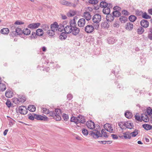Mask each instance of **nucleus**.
Returning a JSON list of instances; mask_svg holds the SVG:
<instances>
[{"label":"nucleus","instance_id":"a19ab883","mask_svg":"<svg viewBox=\"0 0 152 152\" xmlns=\"http://www.w3.org/2000/svg\"><path fill=\"white\" fill-rule=\"evenodd\" d=\"M142 17L143 18L146 19H150L151 18V16L148 15L145 12L143 13Z\"/></svg>","mask_w":152,"mask_h":152},{"label":"nucleus","instance_id":"338daca9","mask_svg":"<svg viewBox=\"0 0 152 152\" xmlns=\"http://www.w3.org/2000/svg\"><path fill=\"white\" fill-rule=\"evenodd\" d=\"M61 3L63 5H66V1L64 0H61Z\"/></svg>","mask_w":152,"mask_h":152},{"label":"nucleus","instance_id":"6e6552de","mask_svg":"<svg viewBox=\"0 0 152 152\" xmlns=\"http://www.w3.org/2000/svg\"><path fill=\"white\" fill-rule=\"evenodd\" d=\"M94 27L91 25H88L85 28V31L88 33H92L94 30Z\"/></svg>","mask_w":152,"mask_h":152},{"label":"nucleus","instance_id":"2eb2a0df","mask_svg":"<svg viewBox=\"0 0 152 152\" xmlns=\"http://www.w3.org/2000/svg\"><path fill=\"white\" fill-rule=\"evenodd\" d=\"M141 26L144 28H147L149 25V22L146 20H142L140 22Z\"/></svg>","mask_w":152,"mask_h":152},{"label":"nucleus","instance_id":"423d86ee","mask_svg":"<svg viewBox=\"0 0 152 152\" xmlns=\"http://www.w3.org/2000/svg\"><path fill=\"white\" fill-rule=\"evenodd\" d=\"M28 109L24 106H21L18 108L19 112L21 114L26 115L28 113Z\"/></svg>","mask_w":152,"mask_h":152},{"label":"nucleus","instance_id":"bb28decb","mask_svg":"<svg viewBox=\"0 0 152 152\" xmlns=\"http://www.w3.org/2000/svg\"><path fill=\"white\" fill-rule=\"evenodd\" d=\"M28 110L31 112H34L36 110V107L34 105H30L28 107Z\"/></svg>","mask_w":152,"mask_h":152},{"label":"nucleus","instance_id":"bf43d9fd","mask_svg":"<svg viewBox=\"0 0 152 152\" xmlns=\"http://www.w3.org/2000/svg\"><path fill=\"white\" fill-rule=\"evenodd\" d=\"M75 5L73 3H72L69 2H67V6H69V7H75Z\"/></svg>","mask_w":152,"mask_h":152},{"label":"nucleus","instance_id":"1a4fd4ad","mask_svg":"<svg viewBox=\"0 0 152 152\" xmlns=\"http://www.w3.org/2000/svg\"><path fill=\"white\" fill-rule=\"evenodd\" d=\"M77 124L78 123L83 124L86 122L84 116L82 115H79L76 118Z\"/></svg>","mask_w":152,"mask_h":152},{"label":"nucleus","instance_id":"412c9836","mask_svg":"<svg viewBox=\"0 0 152 152\" xmlns=\"http://www.w3.org/2000/svg\"><path fill=\"white\" fill-rule=\"evenodd\" d=\"M0 32L2 34L7 35L9 32V30L7 28H3L1 30Z\"/></svg>","mask_w":152,"mask_h":152},{"label":"nucleus","instance_id":"0eeeda50","mask_svg":"<svg viewBox=\"0 0 152 152\" xmlns=\"http://www.w3.org/2000/svg\"><path fill=\"white\" fill-rule=\"evenodd\" d=\"M55 114L56 115V121H59L61 119V110L58 109H56L55 111Z\"/></svg>","mask_w":152,"mask_h":152},{"label":"nucleus","instance_id":"f704fd0d","mask_svg":"<svg viewBox=\"0 0 152 152\" xmlns=\"http://www.w3.org/2000/svg\"><path fill=\"white\" fill-rule=\"evenodd\" d=\"M28 118L31 120H33L35 118V114L34 113L29 114L28 115Z\"/></svg>","mask_w":152,"mask_h":152},{"label":"nucleus","instance_id":"49530a36","mask_svg":"<svg viewBox=\"0 0 152 152\" xmlns=\"http://www.w3.org/2000/svg\"><path fill=\"white\" fill-rule=\"evenodd\" d=\"M12 100V102L15 104H18L20 103V99L17 98H13Z\"/></svg>","mask_w":152,"mask_h":152},{"label":"nucleus","instance_id":"5701e85b","mask_svg":"<svg viewBox=\"0 0 152 152\" xmlns=\"http://www.w3.org/2000/svg\"><path fill=\"white\" fill-rule=\"evenodd\" d=\"M106 19L107 21H111L113 20L114 19V16L112 15H111L109 14L107 15L106 17Z\"/></svg>","mask_w":152,"mask_h":152},{"label":"nucleus","instance_id":"4468645a","mask_svg":"<svg viewBox=\"0 0 152 152\" xmlns=\"http://www.w3.org/2000/svg\"><path fill=\"white\" fill-rule=\"evenodd\" d=\"M86 23V20L85 19L83 18H82L79 20L77 22L78 25L80 27H83Z\"/></svg>","mask_w":152,"mask_h":152},{"label":"nucleus","instance_id":"13d9d810","mask_svg":"<svg viewBox=\"0 0 152 152\" xmlns=\"http://www.w3.org/2000/svg\"><path fill=\"white\" fill-rule=\"evenodd\" d=\"M76 118H77V117H72L71 118V121L72 122H74L75 123L77 124V120H76Z\"/></svg>","mask_w":152,"mask_h":152},{"label":"nucleus","instance_id":"603ef678","mask_svg":"<svg viewBox=\"0 0 152 152\" xmlns=\"http://www.w3.org/2000/svg\"><path fill=\"white\" fill-rule=\"evenodd\" d=\"M42 110L43 111V113L45 114H48L50 111L48 109H47L46 108H43Z\"/></svg>","mask_w":152,"mask_h":152},{"label":"nucleus","instance_id":"7c9ffc66","mask_svg":"<svg viewBox=\"0 0 152 152\" xmlns=\"http://www.w3.org/2000/svg\"><path fill=\"white\" fill-rule=\"evenodd\" d=\"M31 33L30 30L28 29V28H26L25 29H23V33L25 35H28L30 34Z\"/></svg>","mask_w":152,"mask_h":152},{"label":"nucleus","instance_id":"680f3d73","mask_svg":"<svg viewBox=\"0 0 152 152\" xmlns=\"http://www.w3.org/2000/svg\"><path fill=\"white\" fill-rule=\"evenodd\" d=\"M135 117V119L139 121H141L140 116H139L138 115H137V114H136Z\"/></svg>","mask_w":152,"mask_h":152},{"label":"nucleus","instance_id":"0e129e2a","mask_svg":"<svg viewBox=\"0 0 152 152\" xmlns=\"http://www.w3.org/2000/svg\"><path fill=\"white\" fill-rule=\"evenodd\" d=\"M111 136L113 139H116L118 138V137L116 134H112Z\"/></svg>","mask_w":152,"mask_h":152},{"label":"nucleus","instance_id":"ea45409f","mask_svg":"<svg viewBox=\"0 0 152 152\" xmlns=\"http://www.w3.org/2000/svg\"><path fill=\"white\" fill-rule=\"evenodd\" d=\"M127 123H126L125 122H120L118 124V126H120V128L121 129H122V127L124 126H125V125L127 126ZM128 123H127V124H128Z\"/></svg>","mask_w":152,"mask_h":152},{"label":"nucleus","instance_id":"20e7f679","mask_svg":"<svg viewBox=\"0 0 152 152\" xmlns=\"http://www.w3.org/2000/svg\"><path fill=\"white\" fill-rule=\"evenodd\" d=\"M101 19V16L99 14H96L94 15L92 18L93 24L95 28L97 29L99 27V22Z\"/></svg>","mask_w":152,"mask_h":152},{"label":"nucleus","instance_id":"69168bd1","mask_svg":"<svg viewBox=\"0 0 152 152\" xmlns=\"http://www.w3.org/2000/svg\"><path fill=\"white\" fill-rule=\"evenodd\" d=\"M24 23L22 22L19 21H17L15 23V24L16 25H21L22 24H23Z\"/></svg>","mask_w":152,"mask_h":152},{"label":"nucleus","instance_id":"4be33fe9","mask_svg":"<svg viewBox=\"0 0 152 152\" xmlns=\"http://www.w3.org/2000/svg\"><path fill=\"white\" fill-rule=\"evenodd\" d=\"M103 13L107 15L109 14L110 12V9L109 7H104L103 10Z\"/></svg>","mask_w":152,"mask_h":152},{"label":"nucleus","instance_id":"79ce46f5","mask_svg":"<svg viewBox=\"0 0 152 152\" xmlns=\"http://www.w3.org/2000/svg\"><path fill=\"white\" fill-rule=\"evenodd\" d=\"M138 131L137 130H135L133 132L130 133V134L132 137H135L138 134Z\"/></svg>","mask_w":152,"mask_h":152},{"label":"nucleus","instance_id":"a18cd8bd","mask_svg":"<svg viewBox=\"0 0 152 152\" xmlns=\"http://www.w3.org/2000/svg\"><path fill=\"white\" fill-rule=\"evenodd\" d=\"M48 114H49L50 116L53 117L54 118H55L56 119V115L55 114V112H54V111H49V113H48Z\"/></svg>","mask_w":152,"mask_h":152},{"label":"nucleus","instance_id":"393cba45","mask_svg":"<svg viewBox=\"0 0 152 152\" xmlns=\"http://www.w3.org/2000/svg\"><path fill=\"white\" fill-rule=\"evenodd\" d=\"M49 24H42L41 27L44 31H48L49 28Z\"/></svg>","mask_w":152,"mask_h":152},{"label":"nucleus","instance_id":"f3484780","mask_svg":"<svg viewBox=\"0 0 152 152\" xmlns=\"http://www.w3.org/2000/svg\"><path fill=\"white\" fill-rule=\"evenodd\" d=\"M101 26L102 28L105 29H108L109 26V23L107 21H104L102 23Z\"/></svg>","mask_w":152,"mask_h":152},{"label":"nucleus","instance_id":"9b49d317","mask_svg":"<svg viewBox=\"0 0 152 152\" xmlns=\"http://www.w3.org/2000/svg\"><path fill=\"white\" fill-rule=\"evenodd\" d=\"M86 124L88 128L91 129L95 128V124L91 121H89L86 122Z\"/></svg>","mask_w":152,"mask_h":152},{"label":"nucleus","instance_id":"4d7b16f0","mask_svg":"<svg viewBox=\"0 0 152 152\" xmlns=\"http://www.w3.org/2000/svg\"><path fill=\"white\" fill-rule=\"evenodd\" d=\"M8 107H10L11 106V103L9 100H7L6 103Z\"/></svg>","mask_w":152,"mask_h":152},{"label":"nucleus","instance_id":"58836bf2","mask_svg":"<svg viewBox=\"0 0 152 152\" xmlns=\"http://www.w3.org/2000/svg\"><path fill=\"white\" fill-rule=\"evenodd\" d=\"M6 89V87L5 85L1 83H0V91H4Z\"/></svg>","mask_w":152,"mask_h":152},{"label":"nucleus","instance_id":"39448f33","mask_svg":"<svg viewBox=\"0 0 152 152\" xmlns=\"http://www.w3.org/2000/svg\"><path fill=\"white\" fill-rule=\"evenodd\" d=\"M104 127L106 130L110 133H115V130H113L110 124H106L104 125Z\"/></svg>","mask_w":152,"mask_h":152},{"label":"nucleus","instance_id":"f03ea898","mask_svg":"<svg viewBox=\"0 0 152 152\" xmlns=\"http://www.w3.org/2000/svg\"><path fill=\"white\" fill-rule=\"evenodd\" d=\"M76 24L75 18L69 22V25H67V34L72 33L74 35L76 36L80 32V29L76 26Z\"/></svg>","mask_w":152,"mask_h":152},{"label":"nucleus","instance_id":"dca6fc26","mask_svg":"<svg viewBox=\"0 0 152 152\" xmlns=\"http://www.w3.org/2000/svg\"><path fill=\"white\" fill-rule=\"evenodd\" d=\"M133 28V24L130 22L126 23L125 26V29L128 31H131Z\"/></svg>","mask_w":152,"mask_h":152},{"label":"nucleus","instance_id":"ddd939ff","mask_svg":"<svg viewBox=\"0 0 152 152\" xmlns=\"http://www.w3.org/2000/svg\"><path fill=\"white\" fill-rule=\"evenodd\" d=\"M40 25V23H34L30 24L28 27L30 28L35 29L38 28Z\"/></svg>","mask_w":152,"mask_h":152},{"label":"nucleus","instance_id":"5fc2aeb1","mask_svg":"<svg viewBox=\"0 0 152 152\" xmlns=\"http://www.w3.org/2000/svg\"><path fill=\"white\" fill-rule=\"evenodd\" d=\"M82 132L83 134L85 135H87L88 134L87 130L85 129H82Z\"/></svg>","mask_w":152,"mask_h":152},{"label":"nucleus","instance_id":"c03bdc74","mask_svg":"<svg viewBox=\"0 0 152 152\" xmlns=\"http://www.w3.org/2000/svg\"><path fill=\"white\" fill-rule=\"evenodd\" d=\"M108 4L106 2L104 1H102L101 2L100 4V7L102 8H104L106 7H107V6Z\"/></svg>","mask_w":152,"mask_h":152},{"label":"nucleus","instance_id":"f257e3e1","mask_svg":"<svg viewBox=\"0 0 152 152\" xmlns=\"http://www.w3.org/2000/svg\"><path fill=\"white\" fill-rule=\"evenodd\" d=\"M66 22L64 21L62 24L60 23L58 25L56 22H54L50 26V29L55 31L58 29V31H62L64 30L65 32H62L59 36V39L61 40H65L66 38Z\"/></svg>","mask_w":152,"mask_h":152},{"label":"nucleus","instance_id":"aec40b11","mask_svg":"<svg viewBox=\"0 0 152 152\" xmlns=\"http://www.w3.org/2000/svg\"><path fill=\"white\" fill-rule=\"evenodd\" d=\"M5 94L6 97L10 98L13 96V94L12 91L7 90L6 91Z\"/></svg>","mask_w":152,"mask_h":152},{"label":"nucleus","instance_id":"c756f323","mask_svg":"<svg viewBox=\"0 0 152 152\" xmlns=\"http://www.w3.org/2000/svg\"><path fill=\"white\" fill-rule=\"evenodd\" d=\"M125 115L127 118H130L132 117V113L128 111H126L125 113Z\"/></svg>","mask_w":152,"mask_h":152},{"label":"nucleus","instance_id":"f8f14e48","mask_svg":"<svg viewBox=\"0 0 152 152\" xmlns=\"http://www.w3.org/2000/svg\"><path fill=\"white\" fill-rule=\"evenodd\" d=\"M35 119L38 120L48 121V118L47 116H43L40 115H37L35 114Z\"/></svg>","mask_w":152,"mask_h":152},{"label":"nucleus","instance_id":"774afa93","mask_svg":"<svg viewBox=\"0 0 152 152\" xmlns=\"http://www.w3.org/2000/svg\"><path fill=\"white\" fill-rule=\"evenodd\" d=\"M148 38L150 40H152V34H149L148 35Z\"/></svg>","mask_w":152,"mask_h":152},{"label":"nucleus","instance_id":"9d476101","mask_svg":"<svg viewBox=\"0 0 152 152\" xmlns=\"http://www.w3.org/2000/svg\"><path fill=\"white\" fill-rule=\"evenodd\" d=\"M83 17L87 21L90 20L91 18V15L89 12L85 11L83 14Z\"/></svg>","mask_w":152,"mask_h":152},{"label":"nucleus","instance_id":"6e6d98bb","mask_svg":"<svg viewBox=\"0 0 152 152\" xmlns=\"http://www.w3.org/2000/svg\"><path fill=\"white\" fill-rule=\"evenodd\" d=\"M123 14L125 15H129V13L126 10H123L122 11Z\"/></svg>","mask_w":152,"mask_h":152},{"label":"nucleus","instance_id":"7ed1b4c3","mask_svg":"<svg viewBox=\"0 0 152 152\" xmlns=\"http://www.w3.org/2000/svg\"><path fill=\"white\" fill-rule=\"evenodd\" d=\"M100 128L99 125L96 126V129L93 130V131L91 132V134L93 136L94 138H98L99 137H102V136L104 137L105 138H107L108 137V136L107 134V132H106L104 129H102L101 130V133H100Z\"/></svg>","mask_w":152,"mask_h":152},{"label":"nucleus","instance_id":"b1692460","mask_svg":"<svg viewBox=\"0 0 152 152\" xmlns=\"http://www.w3.org/2000/svg\"><path fill=\"white\" fill-rule=\"evenodd\" d=\"M36 32H37V35L39 36H42L44 34L43 30L42 29H38L36 30Z\"/></svg>","mask_w":152,"mask_h":152},{"label":"nucleus","instance_id":"37998d69","mask_svg":"<svg viewBox=\"0 0 152 152\" xmlns=\"http://www.w3.org/2000/svg\"><path fill=\"white\" fill-rule=\"evenodd\" d=\"M113 16L115 17H119L120 16L121 13L120 12L117 11L113 12Z\"/></svg>","mask_w":152,"mask_h":152},{"label":"nucleus","instance_id":"cd10ccee","mask_svg":"<svg viewBox=\"0 0 152 152\" xmlns=\"http://www.w3.org/2000/svg\"><path fill=\"white\" fill-rule=\"evenodd\" d=\"M77 13V12L74 10H71L67 14L68 16L72 17L75 15Z\"/></svg>","mask_w":152,"mask_h":152},{"label":"nucleus","instance_id":"052dcab7","mask_svg":"<svg viewBox=\"0 0 152 152\" xmlns=\"http://www.w3.org/2000/svg\"><path fill=\"white\" fill-rule=\"evenodd\" d=\"M72 96L71 94H69L67 95V99L69 100H70L72 98Z\"/></svg>","mask_w":152,"mask_h":152},{"label":"nucleus","instance_id":"de8ad7c7","mask_svg":"<svg viewBox=\"0 0 152 152\" xmlns=\"http://www.w3.org/2000/svg\"><path fill=\"white\" fill-rule=\"evenodd\" d=\"M37 36H38V35H37L36 32H32V35L29 37V38H30V39L32 38H37Z\"/></svg>","mask_w":152,"mask_h":152},{"label":"nucleus","instance_id":"473e14b6","mask_svg":"<svg viewBox=\"0 0 152 152\" xmlns=\"http://www.w3.org/2000/svg\"><path fill=\"white\" fill-rule=\"evenodd\" d=\"M142 127L146 130H148L152 129V126L148 124H144Z\"/></svg>","mask_w":152,"mask_h":152},{"label":"nucleus","instance_id":"09e8293b","mask_svg":"<svg viewBox=\"0 0 152 152\" xmlns=\"http://www.w3.org/2000/svg\"><path fill=\"white\" fill-rule=\"evenodd\" d=\"M19 98H20L19 99H20V102H24L26 101V97L23 96H20L19 97Z\"/></svg>","mask_w":152,"mask_h":152},{"label":"nucleus","instance_id":"3c124183","mask_svg":"<svg viewBox=\"0 0 152 152\" xmlns=\"http://www.w3.org/2000/svg\"><path fill=\"white\" fill-rule=\"evenodd\" d=\"M147 112L148 115H151L152 114V110L150 107H149L147 109Z\"/></svg>","mask_w":152,"mask_h":152},{"label":"nucleus","instance_id":"c9c22d12","mask_svg":"<svg viewBox=\"0 0 152 152\" xmlns=\"http://www.w3.org/2000/svg\"><path fill=\"white\" fill-rule=\"evenodd\" d=\"M124 137L125 139H130L131 137V136L130 134V133L129 134L128 132H125L124 133Z\"/></svg>","mask_w":152,"mask_h":152},{"label":"nucleus","instance_id":"a878e982","mask_svg":"<svg viewBox=\"0 0 152 152\" xmlns=\"http://www.w3.org/2000/svg\"><path fill=\"white\" fill-rule=\"evenodd\" d=\"M126 123H128V124L126 123L127 126L126 125L125 126L128 128L129 129H132V128H133L134 125L132 123H131L130 121H127L126 122Z\"/></svg>","mask_w":152,"mask_h":152},{"label":"nucleus","instance_id":"8fccbe9b","mask_svg":"<svg viewBox=\"0 0 152 152\" xmlns=\"http://www.w3.org/2000/svg\"><path fill=\"white\" fill-rule=\"evenodd\" d=\"M89 3L92 4H96L98 3L97 0H89Z\"/></svg>","mask_w":152,"mask_h":152},{"label":"nucleus","instance_id":"864d4df0","mask_svg":"<svg viewBox=\"0 0 152 152\" xmlns=\"http://www.w3.org/2000/svg\"><path fill=\"white\" fill-rule=\"evenodd\" d=\"M136 15H142L143 12L139 10H136L135 11Z\"/></svg>","mask_w":152,"mask_h":152},{"label":"nucleus","instance_id":"c85d7f7f","mask_svg":"<svg viewBox=\"0 0 152 152\" xmlns=\"http://www.w3.org/2000/svg\"><path fill=\"white\" fill-rule=\"evenodd\" d=\"M127 20V18L124 16H121L119 18V20L122 23H125Z\"/></svg>","mask_w":152,"mask_h":152},{"label":"nucleus","instance_id":"e2e57ef3","mask_svg":"<svg viewBox=\"0 0 152 152\" xmlns=\"http://www.w3.org/2000/svg\"><path fill=\"white\" fill-rule=\"evenodd\" d=\"M93 9L90 7H88L87 8H86V10H85L86 12H91L92 11Z\"/></svg>","mask_w":152,"mask_h":152},{"label":"nucleus","instance_id":"e433bc0d","mask_svg":"<svg viewBox=\"0 0 152 152\" xmlns=\"http://www.w3.org/2000/svg\"><path fill=\"white\" fill-rule=\"evenodd\" d=\"M129 18L131 22H133L136 20L137 17L134 15H131L129 17Z\"/></svg>","mask_w":152,"mask_h":152},{"label":"nucleus","instance_id":"4c0bfd02","mask_svg":"<svg viewBox=\"0 0 152 152\" xmlns=\"http://www.w3.org/2000/svg\"><path fill=\"white\" fill-rule=\"evenodd\" d=\"M137 31L138 34H141L144 32V29L142 27H140L137 29Z\"/></svg>","mask_w":152,"mask_h":152},{"label":"nucleus","instance_id":"72a5a7b5","mask_svg":"<svg viewBox=\"0 0 152 152\" xmlns=\"http://www.w3.org/2000/svg\"><path fill=\"white\" fill-rule=\"evenodd\" d=\"M15 34L16 35H21L23 33V31L21 29L19 28H17L15 29Z\"/></svg>","mask_w":152,"mask_h":152},{"label":"nucleus","instance_id":"2f4dec72","mask_svg":"<svg viewBox=\"0 0 152 152\" xmlns=\"http://www.w3.org/2000/svg\"><path fill=\"white\" fill-rule=\"evenodd\" d=\"M55 31L51 29V30H48L47 33L49 36L53 37L55 34Z\"/></svg>","mask_w":152,"mask_h":152},{"label":"nucleus","instance_id":"6ab92c4d","mask_svg":"<svg viewBox=\"0 0 152 152\" xmlns=\"http://www.w3.org/2000/svg\"><path fill=\"white\" fill-rule=\"evenodd\" d=\"M142 120L145 122H147L149 120V118L148 116L145 114H142L141 116Z\"/></svg>","mask_w":152,"mask_h":152},{"label":"nucleus","instance_id":"a211bd4d","mask_svg":"<svg viewBox=\"0 0 152 152\" xmlns=\"http://www.w3.org/2000/svg\"><path fill=\"white\" fill-rule=\"evenodd\" d=\"M107 41L109 44H112L115 42L117 40L114 37H110L108 38Z\"/></svg>","mask_w":152,"mask_h":152}]
</instances>
